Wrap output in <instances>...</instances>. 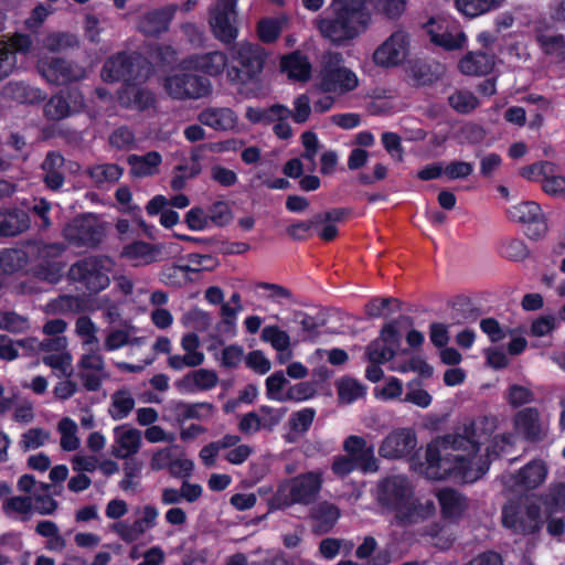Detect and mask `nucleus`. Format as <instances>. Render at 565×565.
Wrapping results in <instances>:
<instances>
[{"label":"nucleus","mask_w":565,"mask_h":565,"mask_svg":"<svg viewBox=\"0 0 565 565\" xmlns=\"http://www.w3.org/2000/svg\"><path fill=\"white\" fill-rule=\"evenodd\" d=\"M111 406L109 414L113 419L120 420L126 418L135 407V399L126 390L117 391L111 396Z\"/></svg>","instance_id":"43"},{"label":"nucleus","mask_w":565,"mask_h":565,"mask_svg":"<svg viewBox=\"0 0 565 565\" xmlns=\"http://www.w3.org/2000/svg\"><path fill=\"white\" fill-rule=\"evenodd\" d=\"M180 450V447L178 445L169 446L163 449H159L156 451L150 461V467L153 471H159L162 469H169L171 468V465L173 462V459L175 457V451Z\"/></svg>","instance_id":"56"},{"label":"nucleus","mask_w":565,"mask_h":565,"mask_svg":"<svg viewBox=\"0 0 565 565\" xmlns=\"http://www.w3.org/2000/svg\"><path fill=\"white\" fill-rule=\"evenodd\" d=\"M257 32L259 39L265 43H271L281 33V22L277 19H263L258 22Z\"/></svg>","instance_id":"58"},{"label":"nucleus","mask_w":565,"mask_h":565,"mask_svg":"<svg viewBox=\"0 0 565 565\" xmlns=\"http://www.w3.org/2000/svg\"><path fill=\"white\" fill-rule=\"evenodd\" d=\"M408 73L417 85H430L439 79L443 67L439 64L430 65L417 58L409 61Z\"/></svg>","instance_id":"35"},{"label":"nucleus","mask_w":565,"mask_h":565,"mask_svg":"<svg viewBox=\"0 0 565 565\" xmlns=\"http://www.w3.org/2000/svg\"><path fill=\"white\" fill-rule=\"evenodd\" d=\"M547 468L543 460L533 459L513 476L514 484L523 490H534L546 479Z\"/></svg>","instance_id":"25"},{"label":"nucleus","mask_w":565,"mask_h":565,"mask_svg":"<svg viewBox=\"0 0 565 565\" xmlns=\"http://www.w3.org/2000/svg\"><path fill=\"white\" fill-rule=\"evenodd\" d=\"M512 222L523 225V232L527 238L539 241L547 233V220L545 214H511Z\"/></svg>","instance_id":"32"},{"label":"nucleus","mask_w":565,"mask_h":565,"mask_svg":"<svg viewBox=\"0 0 565 565\" xmlns=\"http://www.w3.org/2000/svg\"><path fill=\"white\" fill-rule=\"evenodd\" d=\"M411 50V34L398 26L373 53V61L381 67H394L402 64Z\"/></svg>","instance_id":"11"},{"label":"nucleus","mask_w":565,"mask_h":565,"mask_svg":"<svg viewBox=\"0 0 565 565\" xmlns=\"http://www.w3.org/2000/svg\"><path fill=\"white\" fill-rule=\"evenodd\" d=\"M41 71L49 82L57 85L78 81L85 75L83 67L60 57H52L43 62Z\"/></svg>","instance_id":"17"},{"label":"nucleus","mask_w":565,"mask_h":565,"mask_svg":"<svg viewBox=\"0 0 565 565\" xmlns=\"http://www.w3.org/2000/svg\"><path fill=\"white\" fill-rule=\"evenodd\" d=\"M111 260L107 256H88L75 262L68 269L67 277L79 285L89 295H97L109 284Z\"/></svg>","instance_id":"6"},{"label":"nucleus","mask_w":565,"mask_h":565,"mask_svg":"<svg viewBox=\"0 0 565 565\" xmlns=\"http://www.w3.org/2000/svg\"><path fill=\"white\" fill-rule=\"evenodd\" d=\"M448 102L454 109L462 114L473 110L479 105L477 97L465 90L454 93L449 96Z\"/></svg>","instance_id":"53"},{"label":"nucleus","mask_w":565,"mask_h":565,"mask_svg":"<svg viewBox=\"0 0 565 565\" xmlns=\"http://www.w3.org/2000/svg\"><path fill=\"white\" fill-rule=\"evenodd\" d=\"M332 12L344 18L352 25L363 31L370 22L365 0H333Z\"/></svg>","instance_id":"21"},{"label":"nucleus","mask_w":565,"mask_h":565,"mask_svg":"<svg viewBox=\"0 0 565 565\" xmlns=\"http://www.w3.org/2000/svg\"><path fill=\"white\" fill-rule=\"evenodd\" d=\"M262 340L269 342L270 345L279 353V362L285 363L292 355L289 334L280 330L277 326H266L262 330Z\"/></svg>","instance_id":"33"},{"label":"nucleus","mask_w":565,"mask_h":565,"mask_svg":"<svg viewBox=\"0 0 565 565\" xmlns=\"http://www.w3.org/2000/svg\"><path fill=\"white\" fill-rule=\"evenodd\" d=\"M3 98L11 99L18 103L33 104L44 99L40 89L32 88L23 82H9L1 90Z\"/></svg>","instance_id":"34"},{"label":"nucleus","mask_w":565,"mask_h":565,"mask_svg":"<svg viewBox=\"0 0 565 565\" xmlns=\"http://www.w3.org/2000/svg\"><path fill=\"white\" fill-rule=\"evenodd\" d=\"M152 72L150 62L138 52H119L106 60L102 77L107 83L124 81L127 84L146 82Z\"/></svg>","instance_id":"4"},{"label":"nucleus","mask_w":565,"mask_h":565,"mask_svg":"<svg viewBox=\"0 0 565 565\" xmlns=\"http://www.w3.org/2000/svg\"><path fill=\"white\" fill-rule=\"evenodd\" d=\"M288 383L282 371H276L266 381V396L270 401L285 402L284 387Z\"/></svg>","instance_id":"49"},{"label":"nucleus","mask_w":565,"mask_h":565,"mask_svg":"<svg viewBox=\"0 0 565 565\" xmlns=\"http://www.w3.org/2000/svg\"><path fill=\"white\" fill-rule=\"evenodd\" d=\"M130 173L136 178L153 175L161 163V156L157 151H150L143 156L130 154L127 158Z\"/></svg>","instance_id":"31"},{"label":"nucleus","mask_w":565,"mask_h":565,"mask_svg":"<svg viewBox=\"0 0 565 565\" xmlns=\"http://www.w3.org/2000/svg\"><path fill=\"white\" fill-rule=\"evenodd\" d=\"M408 0H372L374 11L391 21L398 20L405 12Z\"/></svg>","instance_id":"45"},{"label":"nucleus","mask_w":565,"mask_h":565,"mask_svg":"<svg viewBox=\"0 0 565 565\" xmlns=\"http://www.w3.org/2000/svg\"><path fill=\"white\" fill-rule=\"evenodd\" d=\"M355 470H360V463L347 455H338L333 457L331 471L338 478H345Z\"/></svg>","instance_id":"59"},{"label":"nucleus","mask_w":565,"mask_h":565,"mask_svg":"<svg viewBox=\"0 0 565 565\" xmlns=\"http://www.w3.org/2000/svg\"><path fill=\"white\" fill-rule=\"evenodd\" d=\"M170 20L167 10H153L139 18L137 29L146 36H158L168 30Z\"/></svg>","instance_id":"28"},{"label":"nucleus","mask_w":565,"mask_h":565,"mask_svg":"<svg viewBox=\"0 0 565 565\" xmlns=\"http://www.w3.org/2000/svg\"><path fill=\"white\" fill-rule=\"evenodd\" d=\"M87 173L95 183L102 184L117 181L122 174V169L115 163H104L92 167Z\"/></svg>","instance_id":"46"},{"label":"nucleus","mask_w":565,"mask_h":565,"mask_svg":"<svg viewBox=\"0 0 565 565\" xmlns=\"http://www.w3.org/2000/svg\"><path fill=\"white\" fill-rule=\"evenodd\" d=\"M451 324L475 322L482 315L481 309L469 297L457 296L450 303Z\"/></svg>","instance_id":"29"},{"label":"nucleus","mask_w":565,"mask_h":565,"mask_svg":"<svg viewBox=\"0 0 565 565\" xmlns=\"http://www.w3.org/2000/svg\"><path fill=\"white\" fill-rule=\"evenodd\" d=\"M161 249L143 241H134L122 247L120 257L132 266L149 265L158 260Z\"/></svg>","instance_id":"24"},{"label":"nucleus","mask_w":565,"mask_h":565,"mask_svg":"<svg viewBox=\"0 0 565 565\" xmlns=\"http://www.w3.org/2000/svg\"><path fill=\"white\" fill-rule=\"evenodd\" d=\"M281 68L290 78L306 82L310 77L311 65L307 57L299 52H294L281 61Z\"/></svg>","instance_id":"37"},{"label":"nucleus","mask_w":565,"mask_h":565,"mask_svg":"<svg viewBox=\"0 0 565 565\" xmlns=\"http://www.w3.org/2000/svg\"><path fill=\"white\" fill-rule=\"evenodd\" d=\"M164 88L175 99H198L211 93V82L206 77L184 72L167 77Z\"/></svg>","instance_id":"13"},{"label":"nucleus","mask_w":565,"mask_h":565,"mask_svg":"<svg viewBox=\"0 0 565 565\" xmlns=\"http://www.w3.org/2000/svg\"><path fill=\"white\" fill-rule=\"evenodd\" d=\"M189 199L184 194H177L171 199H167L162 195H157L150 200L146 206L147 212H173L172 209H185L189 205Z\"/></svg>","instance_id":"42"},{"label":"nucleus","mask_w":565,"mask_h":565,"mask_svg":"<svg viewBox=\"0 0 565 565\" xmlns=\"http://www.w3.org/2000/svg\"><path fill=\"white\" fill-rule=\"evenodd\" d=\"M158 514V509L154 505H145L141 518L135 520L131 524L118 522L114 525V531L124 542L128 544L134 543L148 529H152L156 525Z\"/></svg>","instance_id":"19"},{"label":"nucleus","mask_w":565,"mask_h":565,"mask_svg":"<svg viewBox=\"0 0 565 565\" xmlns=\"http://www.w3.org/2000/svg\"><path fill=\"white\" fill-rule=\"evenodd\" d=\"M317 26L324 39L337 45L345 44L362 32L344 18L334 13L332 17L317 20Z\"/></svg>","instance_id":"16"},{"label":"nucleus","mask_w":565,"mask_h":565,"mask_svg":"<svg viewBox=\"0 0 565 565\" xmlns=\"http://www.w3.org/2000/svg\"><path fill=\"white\" fill-rule=\"evenodd\" d=\"M375 493L379 505L394 513L397 523L406 525L417 521L420 504L407 476L388 475L380 479Z\"/></svg>","instance_id":"2"},{"label":"nucleus","mask_w":565,"mask_h":565,"mask_svg":"<svg viewBox=\"0 0 565 565\" xmlns=\"http://www.w3.org/2000/svg\"><path fill=\"white\" fill-rule=\"evenodd\" d=\"M34 247L39 259L38 275L50 282H58L65 267L62 256L66 250V245L62 242H36Z\"/></svg>","instance_id":"14"},{"label":"nucleus","mask_w":565,"mask_h":565,"mask_svg":"<svg viewBox=\"0 0 565 565\" xmlns=\"http://www.w3.org/2000/svg\"><path fill=\"white\" fill-rule=\"evenodd\" d=\"M316 416V411L310 407H306L301 411L291 414L289 424L294 431L306 433L311 427Z\"/></svg>","instance_id":"57"},{"label":"nucleus","mask_w":565,"mask_h":565,"mask_svg":"<svg viewBox=\"0 0 565 565\" xmlns=\"http://www.w3.org/2000/svg\"><path fill=\"white\" fill-rule=\"evenodd\" d=\"M476 422L465 424L462 433L447 434L434 439L426 447V475L434 480L447 478L475 482L488 470V465L473 468V460L481 448Z\"/></svg>","instance_id":"1"},{"label":"nucleus","mask_w":565,"mask_h":565,"mask_svg":"<svg viewBox=\"0 0 565 565\" xmlns=\"http://www.w3.org/2000/svg\"><path fill=\"white\" fill-rule=\"evenodd\" d=\"M268 53L257 43L243 42L232 50L236 65L227 70V77L233 83L248 84L257 82L265 67Z\"/></svg>","instance_id":"5"},{"label":"nucleus","mask_w":565,"mask_h":565,"mask_svg":"<svg viewBox=\"0 0 565 565\" xmlns=\"http://www.w3.org/2000/svg\"><path fill=\"white\" fill-rule=\"evenodd\" d=\"M190 265H172L162 270V281L171 286H181L186 280Z\"/></svg>","instance_id":"64"},{"label":"nucleus","mask_w":565,"mask_h":565,"mask_svg":"<svg viewBox=\"0 0 565 565\" xmlns=\"http://www.w3.org/2000/svg\"><path fill=\"white\" fill-rule=\"evenodd\" d=\"M536 41L543 52L556 62L565 61V36L563 34L537 33Z\"/></svg>","instance_id":"39"},{"label":"nucleus","mask_w":565,"mask_h":565,"mask_svg":"<svg viewBox=\"0 0 565 565\" xmlns=\"http://www.w3.org/2000/svg\"><path fill=\"white\" fill-rule=\"evenodd\" d=\"M44 116L49 120H61L68 116H71L70 113V105L65 102L64 97L61 95V93L53 95L47 103L44 106Z\"/></svg>","instance_id":"48"},{"label":"nucleus","mask_w":565,"mask_h":565,"mask_svg":"<svg viewBox=\"0 0 565 565\" xmlns=\"http://www.w3.org/2000/svg\"><path fill=\"white\" fill-rule=\"evenodd\" d=\"M75 45H77V39L71 33H54L45 40V47L51 52H61Z\"/></svg>","instance_id":"61"},{"label":"nucleus","mask_w":565,"mask_h":565,"mask_svg":"<svg viewBox=\"0 0 565 565\" xmlns=\"http://www.w3.org/2000/svg\"><path fill=\"white\" fill-rule=\"evenodd\" d=\"M365 353L370 363L377 364H384L396 355V352L393 351V348L383 344L380 342V340L376 339L366 347Z\"/></svg>","instance_id":"50"},{"label":"nucleus","mask_w":565,"mask_h":565,"mask_svg":"<svg viewBox=\"0 0 565 565\" xmlns=\"http://www.w3.org/2000/svg\"><path fill=\"white\" fill-rule=\"evenodd\" d=\"M514 429L527 441L541 438L540 414L535 407H525L514 415Z\"/></svg>","instance_id":"26"},{"label":"nucleus","mask_w":565,"mask_h":565,"mask_svg":"<svg viewBox=\"0 0 565 565\" xmlns=\"http://www.w3.org/2000/svg\"><path fill=\"white\" fill-rule=\"evenodd\" d=\"M351 214H312V217L305 221H292L287 225L285 232L288 237L296 242H305L319 236L324 242H332L338 236L337 223L345 222Z\"/></svg>","instance_id":"7"},{"label":"nucleus","mask_w":565,"mask_h":565,"mask_svg":"<svg viewBox=\"0 0 565 565\" xmlns=\"http://www.w3.org/2000/svg\"><path fill=\"white\" fill-rule=\"evenodd\" d=\"M104 234V227L98 224L95 214H77L63 228L64 238L76 247H96L103 241Z\"/></svg>","instance_id":"10"},{"label":"nucleus","mask_w":565,"mask_h":565,"mask_svg":"<svg viewBox=\"0 0 565 565\" xmlns=\"http://www.w3.org/2000/svg\"><path fill=\"white\" fill-rule=\"evenodd\" d=\"M199 120L215 130H230L236 126L237 117L230 108H209L200 113Z\"/></svg>","instance_id":"30"},{"label":"nucleus","mask_w":565,"mask_h":565,"mask_svg":"<svg viewBox=\"0 0 565 565\" xmlns=\"http://www.w3.org/2000/svg\"><path fill=\"white\" fill-rule=\"evenodd\" d=\"M437 499L440 505L441 515L445 520L457 522L469 509L468 498L452 488L439 490Z\"/></svg>","instance_id":"20"},{"label":"nucleus","mask_w":565,"mask_h":565,"mask_svg":"<svg viewBox=\"0 0 565 565\" xmlns=\"http://www.w3.org/2000/svg\"><path fill=\"white\" fill-rule=\"evenodd\" d=\"M54 313L82 312L85 310V300L81 296L60 295L49 303Z\"/></svg>","instance_id":"44"},{"label":"nucleus","mask_w":565,"mask_h":565,"mask_svg":"<svg viewBox=\"0 0 565 565\" xmlns=\"http://www.w3.org/2000/svg\"><path fill=\"white\" fill-rule=\"evenodd\" d=\"M227 64V56L224 52L214 51L203 55H199L194 60V66L211 75H220Z\"/></svg>","instance_id":"40"},{"label":"nucleus","mask_w":565,"mask_h":565,"mask_svg":"<svg viewBox=\"0 0 565 565\" xmlns=\"http://www.w3.org/2000/svg\"><path fill=\"white\" fill-rule=\"evenodd\" d=\"M63 425H68L70 431H63L61 436V448L65 451H74L79 447V439L76 436L77 426L75 422L68 417L61 419L58 429H63Z\"/></svg>","instance_id":"60"},{"label":"nucleus","mask_w":565,"mask_h":565,"mask_svg":"<svg viewBox=\"0 0 565 565\" xmlns=\"http://www.w3.org/2000/svg\"><path fill=\"white\" fill-rule=\"evenodd\" d=\"M30 214H0V236H15L29 230Z\"/></svg>","instance_id":"41"},{"label":"nucleus","mask_w":565,"mask_h":565,"mask_svg":"<svg viewBox=\"0 0 565 565\" xmlns=\"http://www.w3.org/2000/svg\"><path fill=\"white\" fill-rule=\"evenodd\" d=\"M342 447L347 456L360 463V471L363 473L376 472L379 470L374 448L373 446H367L365 438L350 435L344 439Z\"/></svg>","instance_id":"18"},{"label":"nucleus","mask_w":565,"mask_h":565,"mask_svg":"<svg viewBox=\"0 0 565 565\" xmlns=\"http://www.w3.org/2000/svg\"><path fill=\"white\" fill-rule=\"evenodd\" d=\"M316 394V387L310 382H300L288 387L284 394L285 402H303Z\"/></svg>","instance_id":"55"},{"label":"nucleus","mask_w":565,"mask_h":565,"mask_svg":"<svg viewBox=\"0 0 565 565\" xmlns=\"http://www.w3.org/2000/svg\"><path fill=\"white\" fill-rule=\"evenodd\" d=\"M119 99L122 107L139 111L153 107L156 103L154 95L151 90L134 83L122 87Z\"/></svg>","instance_id":"27"},{"label":"nucleus","mask_w":565,"mask_h":565,"mask_svg":"<svg viewBox=\"0 0 565 565\" xmlns=\"http://www.w3.org/2000/svg\"><path fill=\"white\" fill-rule=\"evenodd\" d=\"M502 524L518 534H534L543 525L541 508L536 503L524 507L520 503L504 505L502 509Z\"/></svg>","instance_id":"9"},{"label":"nucleus","mask_w":565,"mask_h":565,"mask_svg":"<svg viewBox=\"0 0 565 565\" xmlns=\"http://www.w3.org/2000/svg\"><path fill=\"white\" fill-rule=\"evenodd\" d=\"M168 409L182 424L189 419L201 420L213 414L214 405L209 402L188 403L181 399H172Z\"/></svg>","instance_id":"23"},{"label":"nucleus","mask_w":565,"mask_h":565,"mask_svg":"<svg viewBox=\"0 0 565 565\" xmlns=\"http://www.w3.org/2000/svg\"><path fill=\"white\" fill-rule=\"evenodd\" d=\"M340 515V509L334 503L328 501L319 502L310 511L312 532L318 535L331 532Z\"/></svg>","instance_id":"22"},{"label":"nucleus","mask_w":565,"mask_h":565,"mask_svg":"<svg viewBox=\"0 0 565 565\" xmlns=\"http://www.w3.org/2000/svg\"><path fill=\"white\" fill-rule=\"evenodd\" d=\"M493 56L479 52L466 55L459 63L460 71L466 75H486L493 67Z\"/></svg>","instance_id":"36"},{"label":"nucleus","mask_w":565,"mask_h":565,"mask_svg":"<svg viewBox=\"0 0 565 565\" xmlns=\"http://www.w3.org/2000/svg\"><path fill=\"white\" fill-rule=\"evenodd\" d=\"M184 319L186 324L200 332L207 330L212 322L210 313L199 308L188 311Z\"/></svg>","instance_id":"62"},{"label":"nucleus","mask_w":565,"mask_h":565,"mask_svg":"<svg viewBox=\"0 0 565 565\" xmlns=\"http://www.w3.org/2000/svg\"><path fill=\"white\" fill-rule=\"evenodd\" d=\"M235 7L236 0H216L210 12L212 32L224 44L233 43L238 34Z\"/></svg>","instance_id":"12"},{"label":"nucleus","mask_w":565,"mask_h":565,"mask_svg":"<svg viewBox=\"0 0 565 565\" xmlns=\"http://www.w3.org/2000/svg\"><path fill=\"white\" fill-rule=\"evenodd\" d=\"M342 61L341 53H327L323 56V68L319 87L324 93H347L353 90L358 84L355 73L339 64Z\"/></svg>","instance_id":"8"},{"label":"nucleus","mask_w":565,"mask_h":565,"mask_svg":"<svg viewBox=\"0 0 565 565\" xmlns=\"http://www.w3.org/2000/svg\"><path fill=\"white\" fill-rule=\"evenodd\" d=\"M499 253L509 260L521 262L527 257L529 249L522 241L511 239L500 245Z\"/></svg>","instance_id":"52"},{"label":"nucleus","mask_w":565,"mask_h":565,"mask_svg":"<svg viewBox=\"0 0 565 565\" xmlns=\"http://www.w3.org/2000/svg\"><path fill=\"white\" fill-rule=\"evenodd\" d=\"M428 33L430 34V40L434 44L448 51L461 49L466 41V35L463 33L452 34L450 32H444L439 34L431 30H428Z\"/></svg>","instance_id":"51"},{"label":"nucleus","mask_w":565,"mask_h":565,"mask_svg":"<svg viewBox=\"0 0 565 565\" xmlns=\"http://www.w3.org/2000/svg\"><path fill=\"white\" fill-rule=\"evenodd\" d=\"M120 427H116L114 429L115 436L117 438V443L121 448L127 450L128 455L136 454L140 447L141 443V434L136 428H129L118 435Z\"/></svg>","instance_id":"54"},{"label":"nucleus","mask_w":565,"mask_h":565,"mask_svg":"<svg viewBox=\"0 0 565 565\" xmlns=\"http://www.w3.org/2000/svg\"><path fill=\"white\" fill-rule=\"evenodd\" d=\"M185 223L192 231H204L213 226L222 227L233 220V214H184Z\"/></svg>","instance_id":"38"},{"label":"nucleus","mask_w":565,"mask_h":565,"mask_svg":"<svg viewBox=\"0 0 565 565\" xmlns=\"http://www.w3.org/2000/svg\"><path fill=\"white\" fill-rule=\"evenodd\" d=\"M416 446L417 437L414 429L397 428L382 440L379 454L385 459H402L411 456Z\"/></svg>","instance_id":"15"},{"label":"nucleus","mask_w":565,"mask_h":565,"mask_svg":"<svg viewBox=\"0 0 565 565\" xmlns=\"http://www.w3.org/2000/svg\"><path fill=\"white\" fill-rule=\"evenodd\" d=\"M365 394V387L354 379L344 377L338 384L339 399L345 403H353Z\"/></svg>","instance_id":"47"},{"label":"nucleus","mask_w":565,"mask_h":565,"mask_svg":"<svg viewBox=\"0 0 565 565\" xmlns=\"http://www.w3.org/2000/svg\"><path fill=\"white\" fill-rule=\"evenodd\" d=\"M245 364L247 367L260 375L268 373L271 369L270 361L260 350L250 351L245 358Z\"/></svg>","instance_id":"63"},{"label":"nucleus","mask_w":565,"mask_h":565,"mask_svg":"<svg viewBox=\"0 0 565 565\" xmlns=\"http://www.w3.org/2000/svg\"><path fill=\"white\" fill-rule=\"evenodd\" d=\"M323 486V472L311 470L278 483L268 499V511H284L292 505H311L318 500Z\"/></svg>","instance_id":"3"}]
</instances>
